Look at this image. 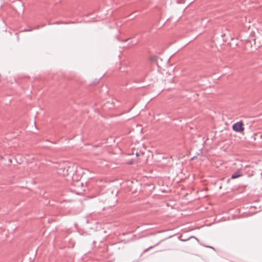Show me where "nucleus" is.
I'll return each mask as SVG.
<instances>
[{"label": "nucleus", "mask_w": 262, "mask_h": 262, "mask_svg": "<svg viewBox=\"0 0 262 262\" xmlns=\"http://www.w3.org/2000/svg\"><path fill=\"white\" fill-rule=\"evenodd\" d=\"M244 123L242 121L237 122L232 125L233 129L236 132H242L244 130Z\"/></svg>", "instance_id": "1"}, {"label": "nucleus", "mask_w": 262, "mask_h": 262, "mask_svg": "<svg viewBox=\"0 0 262 262\" xmlns=\"http://www.w3.org/2000/svg\"><path fill=\"white\" fill-rule=\"evenodd\" d=\"M242 176V172L239 170H237L232 174V175L231 176V178L234 179L237 178Z\"/></svg>", "instance_id": "2"}, {"label": "nucleus", "mask_w": 262, "mask_h": 262, "mask_svg": "<svg viewBox=\"0 0 262 262\" xmlns=\"http://www.w3.org/2000/svg\"><path fill=\"white\" fill-rule=\"evenodd\" d=\"M62 23H60V22H59V21H56V22H55L54 24H62Z\"/></svg>", "instance_id": "3"}, {"label": "nucleus", "mask_w": 262, "mask_h": 262, "mask_svg": "<svg viewBox=\"0 0 262 262\" xmlns=\"http://www.w3.org/2000/svg\"><path fill=\"white\" fill-rule=\"evenodd\" d=\"M67 174H68V173H64V172L62 174L64 176V175Z\"/></svg>", "instance_id": "4"}, {"label": "nucleus", "mask_w": 262, "mask_h": 262, "mask_svg": "<svg viewBox=\"0 0 262 262\" xmlns=\"http://www.w3.org/2000/svg\"><path fill=\"white\" fill-rule=\"evenodd\" d=\"M69 168H70V167H68V169H67V171H69Z\"/></svg>", "instance_id": "5"}]
</instances>
